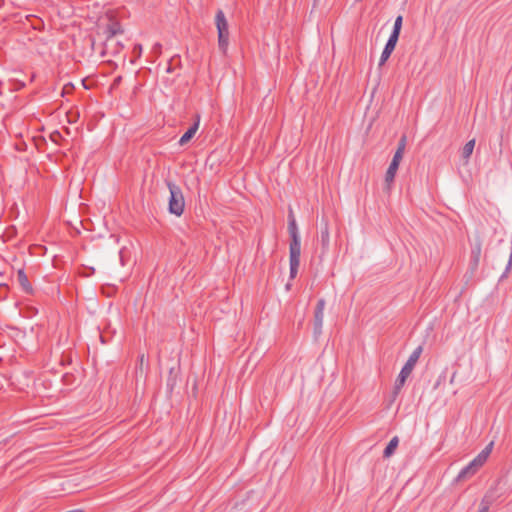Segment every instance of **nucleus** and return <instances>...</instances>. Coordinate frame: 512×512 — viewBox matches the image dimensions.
I'll return each instance as SVG.
<instances>
[{
    "instance_id": "1",
    "label": "nucleus",
    "mask_w": 512,
    "mask_h": 512,
    "mask_svg": "<svg viewBox=\"0 0 512 512\" xmlns=\"http://www.w3.org/2000/svg\"><path fill=\"white\" fill-rule=\"evenodd\" d=\"M289 243V265L290 279H294L298 273L301 256V239L296 221H288Z\"/></svg>"
},
{
    "instance_id": "2",
    "label": "nucleus",
    "mask_w": 512,
    "mask_h": 512,
    "mask_svg": "<svg viewBox=\"0 0 512 512\" xmlns=\"http://www.w3.org/2000/svg\"><path fill=\"white\" fill-rule=\"evenodd\" d=\"M423 352V346L419 345L409 356L408 360L402 367L396 381L394 384L393 394L394 396H397L401 389L403 388L406 379L410 376L412 373L416 363L418 362L421 354Z\"/></svg>"
},
{
    "instance_id": "3",
    "label": "nucleus",
    "mask_w": 512,
    "mask_h": 512,
    "mask_svg": "<svg viewBox=\"0 0 512 512\" xmlns=\"http://www.w3.org/2000/svg\"><path fill=\"white\" fill-rule=\"evenodd\" d=\"M215 25L218 33V47L225 55L229 46V25L221 9H219L215 15Z\"/></svg>"
},
{
    "instance_id": "4",
    "label": "nucleus",
    "mask_w": 512,
    "mask_h": 512,
    "mask_svg": "<svg viewBox=\"0 0 512 512\" xmlns=\"http://www.w3.org/2000/svg\"><path fill=\"white\" fill-rule=\"evenodd\" d=\"M167 186L170 192L169 212L176 216H181L185 208V200L181 188L175 183L169 181Z\"/></svg>"
},
{
    "instance_id": "5",
    "label": "nucleus",
    "mask_w": 512,
    "mask_h": 512,
    "mask_svg": "<svg viewBox=\"0 0 512 512\" xmlns=\"http://www.w3.org/2000/svg\"><path fill=\"white\" fill-rule=\"evenodd\" d=\"M325 300L319 299L314 312V334L316 336L320 335L322 332L323 320H324V309H325Z\"/></svg>"
},
{
    "instance_id": "6",
    "label": "nucleus",
    "mask_w": 512,
    "mask_h": 512,
    "mask_svg": "<svg viewBox=\"0 0 512 512\" xmlns=\"http://www.w3.org/2000/svg\"><path fill=\"white\" fill-rule=\"evenodd\" d=\"M480 468L477 467V465L471 461L468 465H466L464 468L461 469V471L458 473L457 477H456V482H462L466 479H469L471 478L472 476H474L477 471L479 470Z\"/></svg>"
},
{
    "instance_id": "7",
    "label": "nucleus",
    "mask_w": 512,
    "mask_h": 512,
    "mask_svg": "<svg viewBox=\"0 0 512 512\" xmlns=\"http://www.w3.org/2000/svg\"><path fill=\"white\" fill-rule=\"evenodd\" d=\"M398 40L392 37L388 38V41L386 42V45L382 51L380 60H379V66H382L385 64V62L389 59L390 55L394 51L396 44Z\"/></svg>"
},
{
    "instance_id": "8",
    "label": "nucleus",
    "mask_w": 512,
    "mask_h": 512,
    "mask_svg": "<svg viewBox=\"0 0 512 512\" xmlns=\"http://www.w3.org/2000/svg\"><path fill=\"white\" fill-rule=\"evenodd\" d=\"M320 242L323 250H327L330 244L329 225L326 218L321 219Z\"/></svg>"
},
{
    "instance_id": "9",
    "label": "nucleus",
    "mask_w": 512,
    "mask_h": 512,
    "mask_svg": "<svg viewBox=\"0 0 512 512\" xmlns=\"http://www.w3.org/2000/svg\"><path fill=\"white\" fill-rule=\"evenodd\" d=\"M494 442H490L472 461L481 468L492 452Z\"/></svg>"
},
{
    "instance_id": "10",
    "label": "nucleus",
    "mask_w": 512,
    "mask_h": 512,
    "mask_svg": "<svg viewBox=\"0 0 512 512\" xmlns=\"http://www.w3.org/2000/svg\"><path fill=\"white\" fill-rule=\"evenodd\" d=\"M17 281L21 286L22 290L27 294L33 293V287L28 280V277L23 269L17 271Z\"/></svg>"
},
{
    "instance_id": "11",
    "label": "nucleus",
    "mask_w": 512,
    "mask_h": 512,
    "mask_svg": "<svg viewBox=\"0 0 512 512\" xmlns=\"http://www.w3.org/2000/svg\"><path fill=\"white\" fill-rule=\"evenodd\" d=\"M406 136L403 135L399 142H398V146H397V150L395 151L394 153V156L392 158V161L391 163H394L396 166L399 167V164L403 158V154H404V151H405V147H406Z\"/></svg>"
},
{
    "instance_id": "12",
    "label": "nucleus",
    "mask_w": 512,
    "mask_h": 512,
    "mask_svg": "<svg viewBox=\"0 0 512 512\" xmlns=\"http://www.w3.org/2000/svg\"><path fill=\"white\" fill-rule=\"evenodd\" d=\"M482 250V242L480 239H476L471 246V263L474 267L479 264Z\"/></svg>"
},
{
    "instance_id": "13",
    "label": "nucleus",
    "mask_w": 512,
    "mask_h": 512,
    "mask_svg": "<svg viewBox=\"0 0 512 512\" xmlns=\"http://www.w3.org/2000/svg\"><path fill=\"white\" fill-rule=\"evenodd\" d=\"M199 128V118L197 121L182 135V137L179 140V145L184 146L187 144L195 135Z\"/></svg>"
},
{
    "instance_id": "14",
    "label": "nucleus",
    "mask_w": 512,
    "mask_h": 512,
    "mask_svg": "<svg viewBox=\"0 0 512 512\" xmlns=\"http://www.w3.org/2000/svg\"><path fill=\"white\" fill-rule=\"evenodd\" d=\"M398 444H399V438L397 436H394L389 441L386 448L384 449L383 457H385V458L390 457L395 452V449L397 448Z\"/></svg>"
},
{
    "instance_id": "15",
    "label": "nucleus",
    "mask_w": 512,
    "mask_h": 512,
    "mask_svg": "<svg viewBox=\"0 0 512 512\" xmlns=\"http://www.w3.org/2000/svg\"><path fill=\"white\" fill-rule=\"evenodd\" d=\"M122 32L120 24L118 22H113L106 28L107 39H110L117 34H121Z\"/></svg>"
},
{
    "instance_id": "16",
    "label": "nucleus",
    "mask_w": 512,
    "mask_h": 512,
    "mask_svg": "<svg viewBox=\"0 0 512 512\" xmlns=\"http://www.w3.org/2000/svg\"><path fill=\"white\" fill-rule=\"evenodd\" d=\"M402 22H403V17L401 15L397 16L395 19V22H394L393 30L389 37L395 38L397 40L399 39V35L401 32V28H402Z\"/></svg>"
},
{
    "instance_id": "17",
    "label": "nucleus",
    "mask_w": 512,
    "mask_h": 512,
    "mask_svg": "<svg viewBox=\"0 0 512 512\" xmlns=\"http://www.w3.org/2000/svg\"><path fill=\"white\" fill-rule=\"evenodd\" d=\"M475 139L469 140L462 149V158L468 160L473 153Z\"/></svg>"
},
{
    "instance_id": "18",
    "label": "nucleus",
    "mask_w": 512,
    "mask_h": 512,
    "mask_svg": "<svg viewBox=\"0 0 512 512\" xmlns=\"http://www.w3.org/2000/svg\"><path fill=\"white\" fill-rule=\"evenodd\" d=\"M398 170V166H396L394 163H390L386 174H385V182L389 185L393 182L396 172Z\"/></svg>"
},
{
    "instance_id": "19",
    "label": "nucleus",
    "mask_w": 512,
    "mask_h": 512,
    "mask_svg": "<svg viewBox=\"0 0 512 512\" xmlns=\"http://www.w3.org/2000/svg\"><path fill=\"white\" fill-rule=\"evenodd\" d=\"M138 362H139L138 363V370H140L142 372L143 371V366L145 364V356H144V354L139 356Z\"/></svg>"
},
{
    "instance_id": "20",
    "label": "nucleus",
    "mask_w": 512,
    "mask_h": 512,
    "mask_svg": "<svg viewBox=\"0 0 512 512\" xmlns=\"http://www.w3.org/2000/svg\"><path fill=\"white\" fill-rule=\"evenodd\" d=\"M121 81H122V76H117V77L114 79V81H113V83H112V85H111V88H112V89H113V88H116L118 85H120Z\"/></svg>"
},
{
    "instance_id": "21",
    "label": "nucleus",
    "mask_w": 512,
    "mask_h": 512,
    "mask_svg": "<svg viewBox=\"0 0 512 512\" xmlns=\"http://www.w3.org/2000/svg\"><path fill=\"white\" fill-rule=\"evenodd\" d=\"M134 52H137L138 53V56H140L141 52H142V46L141 45H136L134 47Z\"/></svg>"
},
{
    "instance_id": "22",
    "label": "nucleus",
    "mask_w": 512,
    "mask_h": 512,
    "mask_svg": "<svg viewBox=\"0 0 512 512\" xmlns=\"http://www.w3.org/2000/svg\"><path fill=\"white\" fill-rule=\"evenodd\" d=\"M288 221H296L292 210L289 211Z\"/></svg>"
},
{
    "instance_id": "23",
    "label": "nucleus",
    "mask_w": 512,
    "mask_h": 512,
    "mask_svg": "<svg viewBox=\"0 0 512 512\" xmlns=\"http://www.w3.org/2000/svg\"><path fill=\"white\" fill-rule=\"evenodd\" d=\"M488 511H489V507H488V505H485L478 512H488Z\"/></svg>"
},
{
    "instance_id": "24",
    "label": "nucleus",
    "mask_w": 512,
    "mask_h": 512,
    "mask_svg": "<svg viewBox=\"0 0 512 512\" xmlns=\"http://www.w3.org/2000/svg\"><path fill=\"white\" fill-rule=\"evenodd\" d=\"M120 258H121V261H122L123 260L122 252H120Z\"/></svg>"
}]
</instances>
